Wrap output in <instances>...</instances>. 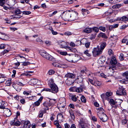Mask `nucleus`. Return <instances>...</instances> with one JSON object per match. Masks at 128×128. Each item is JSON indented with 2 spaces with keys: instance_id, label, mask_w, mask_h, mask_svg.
I'll list each match as a JSON object with an SVG mask.
<instances>
[{
  "instance_id": "obj_33",
  "label": "nucleus",
  "mask_w": 128,
  "mask_h": 128,
  "mask_svg": "<svg viewBox=\"0 0 128 128\" xmlns=\"http://www.w3.org/2000/svg\"><path fill=\"white\" fill-rule=\"evenodd\" d=\"M54 73L55 71L54 70H50L48 71V74L49 75H52Z\"/></svg>"
},
{
  "instance_id": "obj_18",
  "label": "nucleus",
  "mask_w": 128,
  "mask_h": 128,
  "mask_svg": "<svg viewBox=\"0 0 128 128\" xmlns=\"http://www.w3.org/2000/svg\"><path fill=\"white\" fill-rule=\"evenodd\" d=\"M15 0H8V4L9 6H12L15 4Z\"/></svg>"
},
{
  "instance_id": "obj_53",
  "label": "nucleus",
  "mask_w": 128,
  "mask_h": 128,
  "mask_svg": "<svg viewBox=\"0 0 128 128\" xmlns=\"http://www.w3.org/2000/svg\"><path fill=\"white\" fill-rule=\"evenodd\" d=\"M90 42H88L85 43V47L87 48H88L90 46Z\"/></svg>"
},
{
  "instance_id": "obj_29",
  "label": "nucleus",
  "mask_w": 128,
  "mask_h": 128,
  "mask_svg": "<svg viewBox=\"0 0 128 128\" xmlns=\"http://www.w3.org/2000/svg\"><path fill=\"white\" fill-rule=\"evenodd\" d=\"M122 76H123L125 77L126 78L128 79V71H127L123 73Z\"/></svg>"
},
{
  "instance_id": "obj_7",
  "label": "nucleus",
  "mask_w": 128,
  "mask_h": 128,
  "mask_svg": "<svg viewBox=\"0 0 128 128\" xmlns=\"http://www.w3.org/2000/svg\"><path fill=\"white\" fill-rule=\"evenodd\" d=\"M50 86L52 90V92L54 93H57L58 91V89L57 86L55 84L53 83H50Z\"/></svg>"
},
{
  "instance_id": "obj_4",
  "label": "nucleus",
  "mask_w": 128,
  "mask_h": 128,
  "mask_svg": "<svg viewBox=\"0 0 128 128\" xmlns=\"http://www.w3.org/2000/svg\"><path fill=\"white\" fill-rule=\"evenodd\" d=\"M110 62L111 64V66L109 68V69L110 70L112 69L113 70H116V64L117 63L116 58L114 57H112Z\"/></svg>"
},
{
  "instance_id": "obj_54",
  "label": "nucleus",
  "mask_w": 128,
  "mask_h": 128,
  "mask_svg": "<svg viewBox=\"0 0 128 128\" xmlns=\"http://www.w3.org/2000/svg\"><path fill=\"white\" fill-rule=\"evenodd\" d=\"M20 122L18 121H17L15 123L14 125L16 126H19L20 125Z\"/></svg>"
},
{
  "instance_id": "obj_32",
  "label": "nucleus",
  "mask_w": 128,
  "mask_h": 128,
  "mask_svg": "<svg viewBox=\"0 0 128 128\" xmlns=\"http://www.w3.org/2000/svg\"><path fill=\"white\" fill-rule=\"evenodd\" d=\"M82 88L81 87H78L76 89V91L78 92H82Z\"/></svg>"
},
{
  "instance_id": "obj_47",
  "label": "nucleus",
  "mask_w": 128,
  "mask_h": 128,
  "mask_svg": "<svg viewBox=\"0 0 128 128\" xmlns=\"http://www.w3.org/2000/svg\"><path fill=\"white\" fill-rule=\"evenodd\" d=\"M18 56L19 57L21 58H23V61H21V62H25L26 61V58L24 57L19 55Z\"/></svg>"
},
{
  "instance_id": "obj_62",
  "label": "nucleus",
  "mask_w": 128,
  "mask_h": 128,
  "mask_svg": "<svg viewBox=\"0 0 128 128\" xmlns=\"http://www.w3.org/2000/svg\"><path fill=\"white\" fill-rule=\"evenodd\" d=\"M20 102L23 104H24L25 102V100L24 99H22L20 100Z\"/></svg>"
},
{
  "instance_id": "obj_20",
  "label": "nucleus",
  "mask_w": 128,
  "mask_h": 128,
  "mask_svg": "<svg viewBox=\"0 0 128 128\" xmlns=\"http://www.w3.org/2000/svg\"><path fill=\"white\" fill-rule=\"evenodd\" d=\"M92 31V28H86L83 30V32H84L85 33L88 34L91 32Z\"/></svg>"
},
{
  "instance_id": "obj_52",
  "label": "nucleus",
  "mask_w": 128,
  "mask_h": 128,
  "mask_svg": "<svg viewBox=\"0 0 128 128\" xmlns=\"http://www.w3.org/2000/svg\"><path fill=\"white\" fill-rule=\"evenodd\" d=\"M100 61L102 63H104L105 61V58L104 57H102V58L100 59Z\"/></svg>"
},
{
  "instance_id": "obj_25",
  "label": "nucleus",
  "mask_w": 128,
  "mask_h": 128,
  "mask_svg": "<svg viewBox=\"0 0 128 128\" xmlns=\"http://www.w3.org/2000/svg\"><path fill=\"white\" fill-rule=\"evenodd\" d=\"M70 97L72 100L74 102H76L77 99L76 96L75 95H71Z\"/></svg>"
},
{
  "instance_id": "obj_8",
  "label": "nucleus",
  "mask_w": 128,
  "mask_h": 128,
  "mask_svg": "<svg viewBox=\"0 0 128 128\" xmlns=\"http://www.w3.org/2000/svg\"><path fill=\"white\" fill-rule=\"evenodd\" d=\"M81 57L78 55H72V62H76L80 59Z\"/></svg>"
},
{
  "instance_id": "obj_9",
  "label": "nucleus",
  "mask_w": 128,
  "mask_h": 128,
  "mask_svg": "<svg viewBox=\"0 0 128 128\" xmlns=\"http://www.w3.org/2000/svg\"><path fill=\"white\" fill-rule=\"evenodd\" d=\"M122 120V124H126L128 121L126 119V116L124 114H123L121 118Z\"/></svg>"
},
{
  "instance_id": "obj_50",
  "label": "nucleus",
  "mask_w": 128,
  "mask_h": 128,
  "mask_svg": "<svg viewBox=\"0 0 128 128\" xmlns=\"http://www.w3.org/2000/svg\"><path fill=\"white\" fill-rule=\"evenodd\" d=\"M128 26V24H127V25H124L121 27L120 29H124Z\"/></svg>"
},
{
  "instance_id": "obj_14",
  "label": "nucleus",
  "mask_w": 128,
  "mask_h": 128,
  "mask_svg": "<svg viewBox=\"0 0 128 128\" xmlns=\"http://www.w3.org/2000/svg\"><path fill=\"white\" fill-rule=\"evenodd\" d=\"M29 121H26L24 122V128H29L30 126Z\"/></svg>"
},
{
  "instance_id": "obj_15",
  "label": "nucleus",
  "mask_w": 128,
  "mask_h": 128,
  "mask_svg": "<svg viewBox=\"0 0 128 128\" xmlns=\"http://www.w3.org/2000/svg\"><path fill=\"white\" fill-rule=\"evenodd\" d=\"M43 98L42 97H41L37 101L34 103V105L35 106H38L40 105V104L41 103Z\"/></svg>"
},
{
  "instance_id": "obj_31",
  "label": "nucleus",
  "mask_w": 128,
  "mask_h": 128,
  "mask_svg": "<svg viewBox=\"0 0 128 128\" xmlns=\"http://www.w3.org/2000/svg\"><path fill=\"white\" fill-rule=\"evenodd\" d=\"M57 52L60 54L62 55L65 56L67 54V53L66 52H61L59 50H58Z\"/></svg>"
},
{
  "instance_id": "obj_36",
  "label": "nucleus",
  "mask_w": 128,
  "mask_h": 128,
  "mask_svg": "<svg viewBox=\"0 0 128 128\" xmlns=\"http://www.w3.org/2000/svg\"><path fill=\"white\" fill-rule=\"evenodd\" d=\"M92 29L93 30L96 32H98L99 30V28L96 27H94L92 28Z\"/></svg>"
},
{
  "instance_id": "obj_12",
  "label": "nucleus",
  "mask_w": 128,
  "mask_h": 128,
  "mask_svg": "<svg viewBox=\"0 0 128 128\" xmlns=\"http://www.w3.org/2000/svg\"><path fill=\"white\" fill-rule=\"evenodd\" d=\"M30 81L32 83H33V84L35 85L36 84H39L40 81L37 79L34 78L30 80Z\"/></svg>"
},
{
  "instance_id": "obj_35",
  "label": "nucleus",
  "mask_w": 128,
  "mask_h": 128,
  "mask_svg": "<svg viewBox=\"0 0 128 128\" xmlns=\"http://www.w3.org/2000/svg\"><path fill=\"white\" fill-rule=\"evenodd\" d=\"M96 110H97L98 113V112H103L104 111V110L102 108H96Z\"/></svg>"
},
{
  "instance_id": "obj_24",
  "label": "nucleus",
  "mask_w": 128,
  "mask_h": 128,
  "mask_svg": "<svg viewBox=\"0 0 128 128\" xmlns=\"http://www.w3.org/2000/svg\"><path fill=\"white\" fill-rule=\"evenodd\" d=\"M57 118L58 119V118L59 120L62 121L63 120V116L62 114L60 113L58 116Z\"/></svg>"
},
{
  "instance_id": "obj_2",
  "label": "nucleus",
  "mask_w": 128,
  "mask_h": 128,
  "mask_svg": "<svg viewBox=\"0 0 128 128\" xmlns=\"http://www.w3.org/2000/svg\"><path fill=\"white\" fill-rule=\"evenodd\" d=\"M39 53L41 56L46 59L52 61L55 60V59L48 54L46 51L42 50L40 51Z\"/></svg>"
},
{
  "instance_id": "obj_49",
  "label": "nucleus",
  "mask_w": 128,
  "mask_h": 128,
  "mask_svg": "<svg viewBox=\"0 0 128 128\" xmlns=\"http://www.w3.org/2000/svg\"><path fill=\"white\" fill-rule=\"evenodd\" d=\"M22 12L19 10H16L15 11V13L17 14H20Z\"/></svg>"
},
{
  "instance_id": "obj_34",
  "label": "nucleus",
  "mask_w": 128,
  "mask_h": 128,
  "mask_svg": "<svg viewBox=\"0 0 128 128\" xmlns=\"http://www.w3.org/2000/svg\"><path fill=\"white\" fill-rule=\"evenodd\" d=\"M80 100L82 102L86 103V99L84 96H82L80 97Z\"/></svg>"
},
{
  "instance_id": "obj_45",
  "label": "nucleus",
  "mask_w": 128,
  "mask_h": 128,
  "mask_svg": "<svg viewBox=\"0 0 128 128\" xmlns=\"http://www.w3.org/2000/svg\"><path fill=\"white\" fill-rule=\"evenodd\" d=\"M43 91H45L47 92H52V90L51 89L48 88H44L43 90Z\"/></svg>"
},
{
  "instance_id": "obj_13",
  "label": "nucleus",
  "mask_w": 128,
  "mask_h": 128,
  "mask_svg": "<svg viewBox=\"0 0 128 128\" xmlns=\"http://www.w3.org/2000/svg\"><path fill=\"white\" fill-rule=\"evenodd\" d=\"M65 77L70 78H74L75 77L74 74L70 73H68L65 76Z\"/></svg>"
},
{
  "instance_id": "obj_17",
  "label": "nucleus",
  "mask_w": 128,
  "mask_h": 128,
  "mask_svg": "<svg viewBox=\"0 0 128 128\" xmlns=\"http://www.w3.org/2000/svg\"><path fill=\"white\" fill-rule=\"evenodd\" d=\"M82 76H78L76 80L78 83H82L83 82L84 78Z\"/></svg>"
},
{
  "instance_id": "obj_21",
  "label": "nucleus",
  "mask_w": 128,
  "mask_h": 128,
  "mask_svg": "<svg viewBox=\"0 0 128 128\" xmlns=\"http://www.w3.org/2000/svg\"><path fill=\"white\" fill-rule=\"evenodd\" d=\"M106 44L105 42H104L101 43L100 46V50L102 52L106 47Z\"/></svg>"
},
{
  "instance_id": "obj_46",
  "label": "nucleus",
  "mask_w": 128,
  "mask_h": 128,
  "mask_svg": "<svg viewBox=\"0 0 128 128\" xmlns=\"http://www.w3.org/2000/svg\"><path fill=\"white\" fill-rule=\"evenodd\" d=\"M45 44L47 46H49L51 44V42L50 41H46L45 42Z\"/></svg>"
},
{
  "instance_id": "obj_3",
  "label": "nucleus",
  "mask_w": 128,
  "mask_h": 128,
  "mask_svg": "<svg viewBox=\"0 0 128 128\" xmlns=\"http://www.w3.org/2000/svg\"><path fill=\"white\" fill-rule=\"evenodd\" d=\"M92 52L93 56L96 57L102 54V52L100 50L99 46H98L94 48Z\"/></svg>"
},
{
  "instance_id": "obj_11",
  "label": "nucleus",
  "mask_w": 128,
  "mask_h": 128,
  "mask_svg": "<svg viewBox=\"0 0 128 128\" xmlns=\"http://www.w3.org/2000/svg\"><path fill=\"white\" fill-rule=\"evenodd\" d=\"M55 99H50L49 102H48V106H53L55 103Z\"/></svg>"
},
{
  "instance_id": "obj_23",
  "label": "nucleus",
  "mask_w": 128,
  "mask_h": 128,
  "mask_svg": "<svg viewBox=\"0 0 128 128\" xmlns=\"http://www.w3.org/2000/svg\"><path fill=\"white\" fill-rule=\"evenodd\" d=\"M109 102L112 106V108L114 107L113 105L115 104L116 103L114 102V100L112 99H110L109 100H108Z\"/></svg>"
},
{
  "instance_id": "obj_16",
  "label": "nucleus",
  "mask_w": 128,
  "mask_h": 128,
  "mask_svg": "<svg viewBox=\"0 0 128 128\" xmlns=\"http://www.w3.org/2000/svg\"><path fill=\"white\" fill-rule=\"evenodd\" d=\"M5 115L6 116H9L11 114V112L10 110L8 108H6L4 111Z\"/></svg>"
},
{
  "instance_id": "obj_26",
  "label": "nucleus",
  "mask_w": 128,
  "mask_h": 128,
  "mask_svg": "<svg viewBox=\"0 0 128 128\" xmlns=\"http://www.w3.org/2000/svg\"><path fill=\"white\" fill-rule=\"evenodd\" d=\"M101 98L103 100H108L109 99L108 98H107L106 95V94H103L101 95Z\"/></svg>"
},
{
  "instance_id": "obj_48",
  "label": "nucleus",
  "mask_w": 128,
  "mask_h": 128,
  "mask_svg": "<svg viewBox=\"0 0 128 128\" xmlns=\"http://www.w3.org/2000/svg\"><path fill=\"white\" fill-rule=\"evenodd\" d=\"M82 12H86L87 14H89L90 13V12L88 10H85L84 9H82Z\"/></svg>"
},
{
  "instance_id": "obj_56",
  "label": "nucleus",
  "mask_w": 128,
  "mask_h": 128,
  "mask_svg": "<svg viewBox=\"0 0 128 128\" xmlns=\"http://www.w3.org/2000/svg\"><path fill=\"white\" fill-rule=\"evenodd\" d=\"M92 120L94 122L97 121V119L95 116H92Z\"/></svg>"
},
{
  "instance_id": "obj_60",
  "label": "nucleus",
  "mask_w": 128,
  "mask_h": 128,
  "mask_svg": "<svg viewBox=\"0 0 128 128\" xmlns=\"http://www.w3.org/2000/svg\"><path fill=\"white\" fill-rule=\"evenodd\" d=\"M88 80L90 82V83L92 84L93 85H94V82L93 80H92L91 79H90V78H88Z\"/></svg>"
},
{
  "instance_id": "obj_40",
  "label": "nucleus",
  "mask_w": 128,
  "mask_h": 128,
  "mask_svg": "<svg viewBox=\"0 0 128 128\" xmlns=\"http://www.w3.org/2000/svg\"><path fill=\"white\" fill-rule=\"evenodd\" d=\"M111 37L112 38H111V40H116L118 38L117 36H112Z\"/></svg>"
},
{
  "instance_id": "obj_57",
  "label": "nucleus",
  "mask_w": 128,
  "mask_h": 128,
  "mask_svg": "<svg viewBox=\"0 0 128 128\" xmlns=\"http://www.w3.org/2000/svg\"><path fill=\"white\" fill-rule=\"evenodd\" d=\"M96 37V36L94 34H92L91 35L90 38L91 40H92L93 39H94Z\"/></svg>"
},
{
  "instance_id": "obj_22",
  "label": "nucleus",
  "mask_w": 128,
  "mask_h": 128,
  "mask_svg": "<svg viewBox=\"0 0 128 128\" xmlns=\"http://www.w3.org/2000/svg\"><path fill=\"white\" fill-rule=\"evenodd\" d=\"M98 37L99 38L102 37V38H107V37L106 36V34L102 32L100 33L98 35Z\"/></svg>"
},
{
  "instance_id": "obj_44",
  "label": "nucleus",
  "mask_w": 128,
  "mask_h": 128,
  "mask_svg": "<svg viewBox=\"0 0 128 128\" xmlns=\"http://www.w3.org/2000/svg\"><path fill=\"white\" fill-rule=\"evenodd\" d=\"M64 34L66 36H69L71 35L72 33L70 32H64Z\"/></svg>"
},
{
  "instance_id": "obj_58",
  "label": "nucleus",
  "mask_w": 128,
  "mask_h": 128,
  "mask_svg": "<svg viewBox=\"0 0 128 128\" xmlns=\"http://www.w3.org/2000/svg\"><path fill=\"white\" fill-rule=\"evenodd\" d=\"M84 124H79V128H85Z\"/></svg>"
},
{
  "instance_id": "obj_5",
  "label": "nucleus",
  "mask_w": 128,
  "mask_h": 128,
  "mask_svg": "<svg viewBox=\"0 0 128 128\" xmlns=\"http://www.w3.org/2000/svg\"><path fill=\"white\" fill-rule=\"evenodd\" d=\"M97 114L100 119L103 122H105L107 121L108 117L104 112H98Z\"/></svg>"
},
{
  "instance_id": "obj_59",
  "label": "nucleus",
  "mask_w": 128,
  "mask_h": 128,
  "mask_svg": "<svg viewBox=\"0 0 128 128\" xmlns=\"http://www.w3.org/2000/svg\"><path fill=\"white\" fill-rule=\"evenodd\" d=\"M66 82L68 85H69L71 84H72V82H70L69 81H68V80H67L66 81Z\"/></svg>"
},
{
  "instance_id": "obj_38",
  "label": "nucleus",
  "mask_w": 128,
  "mask_h": 128,
  "mask_svg": "<svg viewBox=\"0 0 128 128\" xmlns=\"http://www.w3.org/2000/svg\"><path fill=\"white\" fill-rule=\"evenodd\" d=\"M50 30H51L52 34L53 35H56L58 34V32H56L54 31V30H52V28H50Z\"/></svg>"
},
{
  "instance_id": "obj_27",
  "label": "nucleus",
  "mask_w": 128,
  "mask_h": 128,
  "mask_svg": "<svg viewBox=\"0 0 128 128\" xmlns=\"http://www.w3.org/2000/svg\"><path fill=\"white\" fill-rule=\"evenodd\" d=\"M94 85L96 86H100L101 85V82L98 81H96L94 83Z\"/></svg>"
},
{
  "instance_id": "obj_43",
  "label": "nucleus",
  "mask_w": 128,
  "mask_h": 128,
  "mask_svg": "<svg viewBox=\"0 0 128 128\" xmlns=\"http://www.w3.org/2000/svg\"><path fill=\"white\" fill-rule=\"evenodd\" d=\"M22 13L23 14L26 15H29L31 13L30 12L28 11H24L22 12Z\"/></svg>"
},
{
  "instance_id": "obj_63",
  "label": "nucleus",
  "mask_w": 128,
  "mask_h": 128,
  "mask_svg": "<svg viewBox=\"0 0 128 128\" xmlns=\"http://www.w3.org/2000/svg\"><path fill=\"white\" fill-rule=\"evenodd\" d=\"M5 45L4 44H2L0 46L1 49H4L5 48Z\"/></svg>"
},
{
  "instance_id": "obj_6",
  "label": "nucleus",
  "mask_w": 128,
  "mask_h": 128,
  "mask_svg": "<svg viewBox=\"0 0 128 128\" xmlns=\"http://www.w3.org/2000/svg\"><path fill=\"white\" fill-rule=\"evenodd\" d=\"M126 90L122 86L119 87L118 90L116 92V94L118 95H126Z\"/></svg>"
},
{
  "instance_id": "obj_64",
  "label": "nucleus",
  "mask_w": 128,
  "mask_h": 128,
  "mask_svg": "<svg viewBox=\"0 0 128 128\" xmlns=\"http://www.w3.org/2000/svg\"><path fill=\"white\" fill-rule=\"evenodd\" d=\"M64 126L65 128H70V126L67 123L65 124Z\"/></svg>"
},
{
  "instance_id": "obj_42",
  "label": "nucleus",
  "mask_w": 128,
  "mask_h": 128,
  "mask_svg": "<svg viewBox=\"0 0 128 128\" xmlns=\"http://www.w3.org/2000/svg\"><path fill=\"white\" fill-rule=\"evenodd\" d=\"M119 58L121 60H124V54L122 53H121L120 54V56H119Z\"/></svg>"
},
{
  "instance_id": "obj_37",
  "label": "nucleus",
  "mask_w": 128,
  "mask_h": 128,
  "mask_svg": "<svg viewBox=\"0 0 128 128\" xmlns=\"http://www.w3.org/2000/svg\"><path fill=\"white\" fill-rule=\"evenodd\" d=\"M99 29L104 32L106 30V28L105 27L102 26H100L99 28Z\"/></svg>"
},
{
  "instance_id": "obj_30",
  "label": "nucleus",
  "mask_w": 128,
  "mask_h": 128,
  "mask_svg": "<svg viewBox=\"0 0 128 128\" xmlns=\"http://www.w3.org/2000/svg\"><path fill=\"white\" fill-rule=\"evenodd\" d=\"M6 36H7L5 35V34H3L1 32L0 33V38L2 40H5Z\"/></svg>"
},
{
  "instance_id": "obj_1",
  "label": "nucleus",
  "mask_w": 128,
  "mask_h": 128,
  "mask_svg": "<svg viewBox=\"0 0 128 128\" xmlns=\"http://www.w3.org/2000/svg\"><path fill=\"white\" fill-rule=\"evenodd\" d=\"M78 13L73 10H67L63 12L61 14L62 19L66 21H71L77 19Z\"/></svg>"
},
{
  "instance_id": "obj_39",
  "label": "nucleus",
  "mask_w": 128,
  "mask_h": 128,
  "mask_svg": "<svg viewBox=\"0 0 128 128\" xmlns=\"http://www.w3.org/2000/svg\"><path fill=\"white\" fill-rule=\"evenodd\" d=\"M106 95L107 98H108V97H109L110 96H111L112 95V93L111 92H106Z\"/></svg>"
},
{
  "instance_id": "obj_28",
  "label": "nucleus",
  "mask_w": 128,
  "mask_h": 128,
  "mask_svg": "<svg viewBox=\"0 0 128 128\" xmlns=\"http://www.w3.org/2000/svg\"><path fill=\"white\" fill-rule=\"evenodd\" d=\"M69 113L72 118L73 120L75 118V116L72 110H70Z\"/></svg>"
},
{
  "instance_id": "obj_19",
  "label": "nucleus",
  "mask_w": 128,
  "mask_h": 128,
  "mask_svg": "<svg viewBox=\"0 0 128 128\" xmlns=\"http://www.w3.org/2000/svg\"><path fill=\"white\" fill-rule=\"evenodd\" d=\"M65 58L67 61L72 62V55L67 56Z\"/></svg>"
},
{
  "instance_id": "obj_55",
  "label": "nucleus",
  "mask_w": 128,
  "mask_h": 128,
  "mask_svg": "<svg viewBox=\"0 0 128 128\" xmlns=\"http://www.w3.org/2000/svg\"><path fill=\"white\" fill-rule=\"evenodd\" d=\"M17 84H18V85H20L21 86H23L24 85V84H23L20 82H19L18 80H17L16 81Z\"/></svg>"
},
{
  "instance_id": "obj_41",
  "label": "nucleus",
  "mask_w": 128,
  "mask_h": 128,
  "mask_svg": "<svg viewBox=\"0 0 128 128\" xmlns=\"http://www.w3.org/2000/svg\"><path fill=\"white\" fill-rule=\"evenodd\" d=\"M5 0H0V5L1 6H3L5 3Z\"/></svg>"
},
{
  "instance_id": "obj_51",
  "label": "nucleus",
  "mask_w": 128,
  "mask_h": 128,
  "mask_svg": "<svg viewBox=\"0 0 128 128\" xmlns=\"http://www.w3.org/2000/svg\"><path fill=\"white\" fill-rule=\"evenodd\" d=\"M43 114L42 111H40L39 114V117L40 118H42V117Z\"/></svg>"
},
{
  "instance_id": "obj_10",
  "label": "nucleus",
  "mask_w": 128,
  "mask_h": 128,
  "mask_svg": "<svg viewBox=\"0 0 128 128\" xmlns=\"http://www.w3.org/2000/svg\"><path fill=\"white\" fill-rule=\"evenodd\" d=\"M59 45L61 46V47L63 48H67L68 46H67V43L64 41L61 42L59 43Z\"/></svg>"
},
{
  "instance_id": "obj_61",
  "label": "nucleus",
  "mask_w": 128,
  "mask_h": 128,
  "mask_svg": "<svg viewBox=\"0 0 128 128\" xmlns=\"http://www.w3.org/2000/svg\"><path fill=\"white\" fill-rule=\"evenodd\" d=\"M5 79L3 78H0V83H2L5 81Z\"/></svg>"
}]
</instances>
